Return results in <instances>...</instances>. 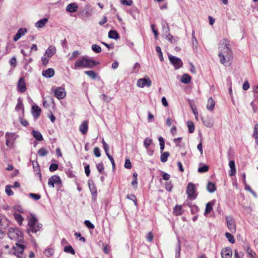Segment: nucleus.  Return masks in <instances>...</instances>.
<instances>
[{
  "instance_id": "47",
  "label": "nucleus",
  "mask_w": 258,
  "mask_h": 258,
  "mask_svg": "<svg viewBox=\"0 0 258 258\" xmlns=\"http://www.w3.org/2000/svg\"><path fill=\"white\" fill-rule=\"evenodd\" d=\"M92 50L96 53H99L101 51V48L97 44H93L91 46Z\"/></svg>"
},
{
  "instance_id": "28",
  "label": "nucleus",
  "mask_w": 258,
  "mask_h": 258,
  "mask_svg": "<svg viewBox=\"0 0 258 258\" xmlns=\"http://www.w3.org/2000/svg\"><path fill=\"white\" fill-rule=\"evenodd\" d=\"M191 77L187 74H184L181 78V82L184 84H187L190 82Z\"/></svg>"
},
{
  "instance_id": "53",
  "label": "nucleus",
  "mask_w": 258,
  "mask_h": 258,
  "mask_svg": "<svg viewBox=\"0 0 258 258\" xmlns=\"http://www.w3.org/2000/svg\"><path fill=\"white\" fill-rule=\"evenodd\" d=\"M124 167L127 169H131L132 168V164L129 159H126L124 163Z\"/></svg>"
},
{
  "instance_id": "52",
  "label": "nucleus",
  "mask_w": 258,
  "mask_h": 258,
  "mask_svg": "<svg viewBox=\"0 0 258 258\" xmlns=\"http://www.w3.org/2000/svg\"><path fill=\"white\" fill-rule=\"evenodd\" d=\"M11 186L10 185H7L6 186V189H5V191H6V192L7 193V194L9 196H12L14 194V192L13 191L11 190Z\"/></svg>"
},
{
  "instance_id": "41",
  "label": "nucleus",
  "mask_w": 258,
  "mask_h": 258,
  "mask_svg": "<svg viewBox=\"0 0 258 258\" xmlns=\"http://www.w3.org/2000/svg\"><path fill=\"white\" fill-rule=\"evenodd\" d=\"M187 125L189 132L190 133H192L195 131V125L194 123L191 121H188L187 122Z\"/></svg>"
},
{
  "instance_id": "8",
  "label": "nucleus",
  "mask_w": 258,
  "mask_h": 258,
  "mask_svg": "<svg viewBox=\"0 0 258 258\" xmlns=\"http://www.w3.org/2000/svg\"><path fill=\"white\" fill-rule=\"evenodd\" d=\"M151 84L152 81L149 78L140 79L137 82V86L141 88H143L146 86L149 87L151 86Z\"/></svg>"
},
{
  "instance_id": "21",
  "label": "nucleus",
  "mask_w": 258,
  "mask_h": 258,
  "mask_svg": "<svg viewBox=\"0 0 258 258\" xmlns=\"http://www.w3.org/2000/svg\"><path fill=\"white\" fill-rule=\"evenodd\" d=\"M54 75V71L52 68L48 69L42 72V75L46 78H51Z\"/></svg>"
},
{
  "instance_id": "45",
  "label": "nucleus",
  "mask_w": 258,
  "mask_h": 258,
  "mask_svg": "<svg viewBox=\"0 0 258 258\" xmlns=\"http://www.w3.org/2000/svg\"><path fill=\"white\" fill-rule=\"evenodd\" d=\"M44 253L46 256L49 257L52 255L54 253V250L51 248L46 249L44 252Z\"/></svg>"
},
{
  "instance_id": "31",
  "label": "nucleus",
  "mask_w": 258,
  "mask_h": 258,
  "mask_svg": "<svg viewBox=\"0 0 258 258\" xmlns=\"http://www.w3.org/2000/svg\"><path fill=\"white\" fill-rule=\"evenodd\" d=\"M245 250L246 251V252L249 255V256L251 258H256L255 256L256 253L254 251H253L249 246L248 245H247L245 248Z\"/></svg>"
},
{
  "instance_id": "30",
  "label": "nucleus",
  "mask_w": 258,
  "mask_h": 258,
  "mask_svg": "<svg viewBox=\"0 0 258 258\" xmlns=\"http://www.w3.org/2000/svg\"><path fill=\"white\" fill-rule=\"evenodd\" d=\"M170 156V153L168 152H162L160 160L162 163H165L167 161L168 158Z\"/></svg>"
},
{
  "instance_id": "57",
  "label": "nucleus",
  "mask_w": 258,
  "mask_h": 258,
  "mask_svg": "<svg viewBox=\"0 0 258 258\" xmlns=\"http://www.w3.org/2000/svg\"><path fill=\"white\" fill-rule=\"evenodd\" d=\"M165 187L167 190H168L169 191H171L172 188V185L171 182H166V183L165 184Z\"/></svg>"
},
{
  "instance_id": "54",
  "label": "nucleus",
  "mask_w": 258,
  "mask_h": 258,
  "mask_svg": "<svg viewBox=\"0 0 258 258\" xmlns=\"http://www.w3.org/2000/svg\"><path fill=\"white\" fill-rule=\"evenodd\" d=\"M57 168H58V165L55 163H52L50 165L49 169L51 172H52V171H55L56 170H57Z\"/></svg>"
},
{
  "instance_id": "29",
  "label": "nucleus",
  "mask_w": 258,
  "mask_h": 258,
  "mask_svg": "<svg viewBox=\"0 0 258 258\" xmlns=\"http://www.w3.org/2000/svg\"><path fill=\"white\" fill-rule=\"evenodd\" d=\"M14 216L15 218V220L19 223V225L21 226L24 219L23 216L19 213H14Z\"/></svg>"
},
{
  "instance_id": "24",
  "label": "nucleus",
  "mask_w": 258,
  "mask_h": 258,
  "mask_svg": "<svg viewBox=\"0 0 258 258\" xmlns=\"http://www.w3.org/2000/svg\"><path fill=\"white\" fill-rule=\"evenodd\" d=\"M252 137L255 139V142L258 145V124L254 126Z\"/></svg>"
},
{
  "instance_id": "55",
  "label": "nucleus",
  "mask_w": 258,
  "mask_h": 258,
  "mask_svg": "<svg viewBox=\"0 0 258 258\" xmlns=\"http://www.w3.org/2000/svg\"><path fill=\"white\" fill-rule=\"evenodd\" d=\"M101 98L105 102L107 103L109 102L112 99L110 97L107 96L105 94H102L101 95Z\"/></svg>"
},
{
  "instance_id": "44",
  "label": "nucleus",
  "mask_w": 258,
  "mask_h": 258,
  "mask_svg": "<svg viewBox=\"0 0 258 258\" xmlns=\"http://www.w3.org/2000/svg\"><path fill=\"white\" fill-rule=\"evenodd\" d=\"M253 97L254 100H258V86H255L252 88Z\"/></svg>"
},
{
  "instance_id": "10",
  "label": "nucleus",
  "mask_w": 258,
  "mask_h": 258,
  "mask_svg": "<svg viewBox=\"0 0 258 258\" xmlns=\"http://www.w3.org/2000/svg\"><path fill=\"white\" fill-rule=\"evenodd\" d=\"M88 183L92 196V198L95 200L97 195L96 186L92 180H89Z\"/></svg>"
},
{
  "instance_id": "6",
  "label": "nucleus",
  "mask_w": 258,
  "mask_h": 258,
  "mask_svg": "<svg viewBox=\"0 0 258 258\" xmlns=\"http://www.w3.org/2000/svg\"><path fill=\"white\" fill-rule=\"evenodd\" d=\"M168 57L170 62L175 69L177 70L182 67L183 63L180 58L172 55H169Z\"/></svg>"
},
{
  "instance_id": "62",
  "label": "nucleus",
  "mask_w": 258,
  "mask_h": 258,
  "mask_svg": "<svg viewBox=\"0 0 258 258\" xmlns=\"http://www.w3.org/2000/svg\"><path fill=\"white\" fill-rule=\"evenodd\" d=\"M49 61V58H47L45 56H43L41 57V61H42V64L43 66H46Z\"/></svg>"
},
{
  "instance_id": "25",
  "label": "nucleus",
  "mask_w": 258,
  "mask_h": 258,
  "mask_svg": "<svg viewBox=\"0 0 258 258\" xmlns=\"http://www.w3.org/2000/svg\"><path fill=\"white\" fill-rule=\"evenodd\" d=\"M207 189L209 192L213 193L216 190V187L214 183L209 182L207 185Z\"/></svg>"
},
{
  "instance_id": "13",
  "label": "nucleus",
  "mask_w": 258,
  "mask_h": 258,
  "mask_svg": "<svg viewBox=\"0 0 258 258\" xmlns=\"http://www.w3.org/2000/svg\"><path fill=\"white\" fill-rule=\"evenodd\" d=\"M17 88L19 91L22 93L26 90V86L25 80L23 78H20L17 84Z\"/></svg>"
},
{
  "instance_id": "16",
  "label": "nucleus",
  "mask_w": 258,
  "mask_h": 258,
  "mask_svg": "<svg viewBox=\"0 0 258 258\" xmlns=\"http://www.w3.org/2000/svg\"><path fill=\"white\" fill-rule=\"evenodd\" d=\"M56 52V48L53 45H50L47 49L45 51V55H47L48 58H50L52 56L53 54H54Z\"/></svg>"
},
{
  "instance_id": "48",
  "label": "nucleus",
  "mask_w": 258,
  "mask_h": 258,
  "mask_svg": "<svg viewBox=\"0 0 258 258\" xmlns=\"http://www.w3.org/2000/svg\"><path fill=\"white\" fill-rule=\"evenodd\" d=\"M208 170H209V166L206 165H204L203 166L200 167L198 168V171L200 173H204V172H207L208 171Z\"/></svg>"
},
{
  "instance_id": "20",
  "label": "nucleus",
  "mask_w": 258,
  "mask_h": 258,
  "mask_svg": "<svg viewBox=\"0 0 258 258\" xmlns=\"http://www.w3.org/2000/svg\"><path fill=\"white\" fill-rule=\"evenodd\" d=\"M78 10V6L75 3H71L66 7V11L70 13H75Z\"/></svg>"
},
{
  "instance_id": "17",
  "label": "nucleus",
  "mask_w": 258,
  "mask_h": 258,
  "mask_svg": "<svg viewBox=\"0 0 258 258\" xmlns=\"http://www.w3.org/2000/svg\"><path fill=\"white\" fill-rule=\"evenodd\" d=\"M41 111V108L38 106L33 105L32 106V113L35 118H37L40 116Z\"/></svg>"
},
{
  "instance_id": "38",
  "label": "nucleus",
  "mask_w": 258,
  "mask_h": 258,
  "mask_svg": "<svg viewBox=\"0 0 258 258\" xmlns=\"http://www.w3.org/2000/svg\"><path fill=\"white\" fill-rule=\"evenodd\" d=\"M174 213L176 215H180L182 214V207L181 206L176 205L174 208Z\"/></svg>"
},
{
  "instance_id": "27",
  "label": "nucleus",
  "mask_w": 258,
  "mask_h": 258,
  "mask_svg": "<svg viewBox=\"0 0 258 258\" xmlns=\"http://www.w3.org/2000/svg\"><path fill=\"white\" fill-rule=\"evenodd\" d=\"M215 107V102L212 97L208 99L207 104V108L209 110H212Z\"/></svg>"
},
{
  "instance_id": "49",
  "label": "nucleus",
  "mask_w": 258,
  "mask_h": 258,
  "mask_svg": "<svg viewBox=\"0 0 258 258\" xmlns=\"http://www.w3.org/2000/svg\"><path fill=\"white\" fill-rule=\"evenodd\" d=\"M96 167L98 170V171L100 173H102L104 171V165L103 163H99L96 165Z\"/></svg>"
},
{
  "instance_id": "50",
  "label": "nucleus",
  "mask_w": 258,
  "mask_h": 258,
  "mask_svg": "<svg viewBox=\"0 0 258 258\" xmlns=\"http://www.w3.org/2000/svg\"><path fill=\"white\" fill-rule=\"evenodd\" d=\"M84 224L89 229H93L95 228L94 225L89 220H85Z\"/></svg>"
},
{
  "instance_id": "32",
  "label": "nucleus",
  "mask_w": 258,
  "mask_h": 258,
  "mask_svg": "<svg viewBox=\"0 0 258 258\" xmlns=\"http://www.w3.org/2000/svg\"><path fill=\"white\" fill-rule=\"evenodd\" d=\"M108 37L111 39H116L119 38V35L116 31L110 30L108 33Z\"/></svg>"
},
{
  "instance_id": "33",
  "label": "nucleus",
  "mask_w": 258,
  "mask_h": 258,
  "mask_svg": "<svg viewBox=\"0 0 258 258\" xmlns=\"http://www.w3.org/2000/svg\"><path fill=\"white\" fill-rule=\"evenodd\" d=\"M213 204L214 203L212 201L206 204V209L205 211V215L209 213L212 210V206Z\"/></svg>"
},
{
  "instance_id": "11",
  "label": "nucleus",
  "mask_w": 258,
  "mask_h": 258,
  "mask_svg": "<svg viewBox=\"0 0 258 258\" xmlns=\"http://www.w3.org/2000/svg\"><path fill=\"white\" fill-rule=\"evenodd\" d=\"M26 242L23 239V242H16L15 246H14V248L15 250L18 253L22 254L23 253L24 250L26 247L25 245Z\"/></svg>"
},
{
  "instance_id": "58",
  "label": "nucleus",
  "mask_w": 258,
  "mask_h": 258,
  "mask_svg": "<svg viewBox=\"0 0 258 258\" xmlns=\"http://www.w3.org/2000/svg\"><path fill=\"white\" fill-rule=\"evenodd\" d=\"M127 198L128 199L133 201L135 205H137V199L135 195H128L127 196Z\"/></svg>"
},
{
  "instance_id": "26",
  "label": "nucleus",
  "mask_w": 258,
  "mask_h": 258,
  "mask_svg": "<svg viewBox=\"0 0 258 258\" xmlns=\"http://www.w3.org/2000/svg\"><path fill=\"white\" fill-rule=\"evenodd\" d=\"M32 133L33 137L37 141H41L43 140V137H42L41 134L39 132H38L37 131L33 130V131H32Z\"/></svg>"
},
{
  "instance_id": "4",
  "label": "nucleus",
  "mask_w": 258,
  "mask_h": 258,
  "mask_svg": "<svg viewBox=\"0 0 258 258\" xmlns=\"http://www.w3.org/2000/svg\"><path fill=\"white\" fill-rule=\"evenodd\" d=\"M8 235L9 237L17 242L23 241V232L18 228L11 227L9 229Z\"/></svg>"
},
{
  "instance_id": "40",
  "label": "nucleus",
  "mask_w": 258,
  "mask_h": 258,
  "mask_svg": "<svg viewBox=\"0 0 258 258\" xmlns=\"http://www.w3.org/2000/svg\"><path fill=\"white\" fill-rule=\"evenodd\" d=\"M162 29L165 33L170 32V28L168 23L165 21H163L161 23Z\"/></svg>"
},
{
  "instance_id": "15",
  "label": "nucleus",
  "mask_w": 258,
  "mask_h": 258,
  "mask_svg": "<svg viewBox=\"0 0 258 258\" xmlns=\"http://www.w3.org/2000/svg\"><path fill=\"white\" fill-rule=\"evenodd\" d=\"M221 254L222 258H231L232 254V250L230 248L226 247L222 250Z\"/></svg>"
},
{
  "instance_id": "56",
  "label": "nucleus",
  "mask_w": 258,
  "mask_h": 258,
  "mask_svg": "<svg viewBox=\"0 0 258 258\" xmlns=\"http://www.w3.org/2000/svg\"><path fill=\"white\" fill-rule=\"evenodd\" d=\"M93 151H94V154L96 157H99L100 156V155H101L100 151L98 147H95Z\"/></svg>"
},
{
  "instance_id": "35",
  "label": "nucleus",
  "mask_w": 258,
  "mask_h": 258,
  "mask_svg": "<svg viewBox=\"0 0 258 258\" xmlns=\"http://www.w3.org/2000/svg\"><path fill=\"white\" fill-rule=\"evenodd\" d=\"M15 109L17 111H19L20 110H22L23 111L24 110L23 104L22 102V100L20 98H19L18 99V102H17V104L16 106Z\"/></svg>"
},
{
  "instance_id": "63",
  "label": "nucleus",
  "mask_w": 258,
  "mask_h": 258,
  "mask_svg": "<svg viewBox=\"0 0 258 258\" xmlns=\"http://www.w3.org/2000/svg\"><path fill=\"white\" fill-rule=\"evenodd\" d=\"M9 62L11 66H13L14 67H15L16 66V58L15 57H12Z\"/></svg>"
},
{
  "instance_id": "9",
  "label": "nucleus",
  "mask_w": 258,
  "mask_h": 258,
  "mask_svg": "<svg viewBox=\"0 0 258 258\" xmlns=\"http://www.w3.org/2000/svg\"><path fill=\"white\" fill-rule=\"evenodd\" d=\"M55 184L56 185L61 184V179L58 176L53 175L48 180V184L49 186L53 188Z\"/></svg>"
},
{
  "instance_id": "42",
  "label": "nucleus",
  "mask_w": 258,
  "mask_h": 258,
  "mask_svg": "<svg viewBox=\"0 0 258 258\" xmlns=\"http://www.w3.org/2000/svg\"><path fill=\"white\" fill-rule=\"evenodd\" d=\"M192 43L194 47H196V48H197V45H198V40L195 36V30H192V39H191Z\"/></svg>"
},
{
  "instance_id": "46",
  "label": "nucleus",
  "mask_w": 258,
  "mask_h": 258,
  "mask_svg": "<svg viewBox=\"0 0 258 258\" xmlns=\"http://www.w3.org/2000/svg\"><path fill=\"white\" fill-rule=\"evenodd\" d=\"M180 251H181V246H180L179 240H178V244H177V247L175 249V251H176L175 257L176 258H179Z\"/></svg>"
},
{
  "instance_id": "64",
  "label": "nucleus",
  "mask_w": 258,
  "mask_h": 258,
  "mask_svg": "<svg viewBox=\"0 0 258 258\" xmlns=\"http://www.w3.org/2000/svg\"><path fill=\"white\" fill-rule=\"evenodd\" d=\"M199 208L196 205H193L191 208V212L192 214H195L199 211Z\"/></svg>"
},
{
  "instance_id": "2",
  "label": "nucleus",
  "mask_w": 258,
  "mask_h": 258,
  "mask_svg": "<svg viewBox=\"0 0 258 258\" xmlns=\"http://www.w3.org/2000/svg\"><path fill=\"white\" fill-rule=\"evenodd\" d=\"M99 64L98 62L95 61L92 59L86 58L84 57H82L78 59L75 62V68H92L93 67L96 66Z\"/></svg>"
},
{
  "instance_id": "22",
  "label": "nucleus",
  "mask_w": 258,
  "mask_h": 258,
  "mask_svg": "<svg viewBox=\"0 0 258 258\" xmlns=\"http://www.w3.org/2000/svg\"><path fill=\"white\" fill-rule=\"evenodd\" d=\"M80 131L83 134L85 135L87 133L88 131V122L86 121H84L80 125L79 127Z\"/></svg>"
},
{
  "instance_id": "36",
  "label": "nucleus",
  "mask_w": 258,
  "mask_h": 258,
  "mask_svg": "<svg viewBox=\"0 0 258 258\" xmlns=\"http://www.w3.org/2000/svg\"><path fill=\"white\" fill-rule=\"evenodd\" d=\"M63 250L64 252L67 253H69L72 254H75V251L73 249V247L71 245L65 246L64 247Z\"/></svg>"
},
{
  "instance_id": "51",
  "label": "nucleus",
  "mask_w": 258,
  "mask_h": 258,
  "mask_svg": "<svg viewBox=\"0 0 258 258\" xmlns=\"http://www.w3.org/2000/svg\"><path fill=\"white\" fill-rule=\"evenodd\" d=\"M29 196L30 198L34 199L35 200H38L41 198V196L39 194L30 193Z\"/></svg>"
},
{
  "instance_id": "19",
  "label": "nucleus",
  "mask_w": 258,
  "mask_h": 258,
  "mask_svg": "<svg viewBox=\"0 0 258 258\" xmlns=\"http://www.w3.org/2000/svg\"><path fill=\"white\" fill-rule=\"evenodd\" d=\"M229 166L230 168L229 173V176H232L234 175L236 172L234 161L230 160L229 163Z\"/></svg>"
},
{
  "instance_id": "1",
  "label": "nucleus",
  "mask_w": 258,
  "mask_h": 258,
  "mask_svg": "<svg viewBox=\"0 0 258 258\" xmlns=\"http://www.w3.org/2000/svg\"><path fill=\"white\" fill-rule=\"evenodd\" d=\"M218 56L220 62L225 66L231 65L233 59V52L228 39L223 38L218 46Z\"/></svg>"
},
{
  "instance_id": "3",
  "label": "nucleus",
  "mask_w": 258,
  "mask_h": 258,
  "mask_svg": "<svg viewBox=\"0 0 258 258\" xmlns=\"http://www.w3.org/2000/svg\"><path fill=\"white\" fill-rule=\"evenodd\" d=\"M42 227V225L38 222V220L34 215H32L29 219L27 231L29 235L31 233H36L40 230Z\"/></svg>"
},
{
  "instance_id": "60",
  "label": "nucleus",
  "mask_w": 258,
  "mask_h": 258,
  "mask_svg": "<svg viewBox=\"0 0 258 258\" xmlns=\"http://www.w3.org/2000/svg\"><path fill=\"white\" fill-rule=\"evenodd\" d=\"M121 4L124 5L131 6L133 1L132 0H121Z\"/></svg>"
},
{
  "instance_id": "59",
  "label": "nucleus",
  "mask_w": 258,
  "mask_h": 258,
  "mask_svg": "<svg viewBox=\"0 0 258 258\" xmlns=\"http://www.w3.org/2000/svg\"><path fill=\"white\" fill-rule=\"evenodd\" d=\"M249 87H250L248 81L246 80L244 82V83L243 84L242 89L246 91V90H247L249 88Z\"/></svg>"
},
{
  "instance_id": "37",
  "label": "nucleus",
  "mask_w": 258,
  "mask_h": 258,
  "mask_svg": "<svg viewBox=\"0 0 258 258\" xmlns=\"http://www.w3.org/2000/svg\"><path fill=\"white\" fill-rule=\"evenodd\" d=\"M153 143L152 139L146 138L144 141V146L146 149L149 148V146Z\"/></svg>"
},
{
  "instance_id": "14",
  "label": "nucleus",
  "mask_w": 258,
  "mask_h": 258,
  "mask_svg": "<svg viewBox=\"0 0 258 258\" xmlns=\"http://www.w3.org/2000/svg\"><path fill=\"white\" fill-rule=\"evenodd\" d=\"M27 29L25 28H22L19 29L17 33L14 37V41H17L22 36H24L27 32Z\"/></svg>"
},
{
  "instance_id": "7",
  "label": "nucleus",
  "mask_w": 258,
  "mask_h": 258,
  "mask_svg": "<svg viewBox=\"0 0 258 258\" xmlns=\"http://www.w3.org/2000/svg\"><path fill=\"white\" fill-rule=\"evenodd\" d=\"M226 221L229 230L231 233L236 232V225L234 219L230 216H226Z\"/></svg>"
},
{
  "instance_id": "43",
  "label": "nucleus",
  "mask_w": 258,
  "mask_h": 258,
  "mask_svg": "<svg viewBox=\"0 0 258 258\" xmlns=\"http://www.w3.org/2000/svg\"><path fill=\"white\" fill-rule=\"evenodd\" d=\"M225 236L227 238L229 242L231 243H234L235 242V239L233 236L230 233L226 232Z\"/></svg>"
},
{
  "instance_id": "18",
  "label": "nucleus",
  "mask_w": 258,
  "mask_h": 258,
  "mask_svg": "<svg viewBox=\"0 0 258 258\" xmlns=\"http://www.w3.org/2000/svg\"><path fill=\"white\" fill-rule=\"evenodd\" d=\"M166 34V39L169 42H170L171 44H176L177 41L179 39V37H174L171 34L169 33V32L167 33Z\"/></svg>"
},
{
  "instance_id": "39",
  "label": "nucleus",
  "mask_w": 258,
  "mask_h": 258,
  "mask_svg": "<svg viewBox=\"0 0 258 258\" xmlns=\"http://www.w3.org/2000/svg\"><path fill=\"white\" fill-rule=\"evenodd\" d=\"M37 153L39 156L44 157V156H46L48 154V152L45 148H41L38 151Z\"/></svg>"
},
{
  "instance_id": "12",
  "label": "nucleus",
  "mask_w": 258,
  "mask_h": 258,
  "mask_svg": "<svg viewBox=\"0 0 258 258\" xmlns=\"http://www.w3.org/2000/svg\"><path fill=\"white\" fill-rule=\"evenodd\" d=\"M54 93L55 97L58 99H63L66 95L64 89L62 87H58L56 88L54 90Z\"/></svg>"
},
{
  "instance_id": "5",
  "label": "nucleus",
  "mask_w": 258,
  "mask_h": 258,
  "mask_svg": "<svg viewBox=\"0 0 258 258\" xmlns=\"http://www.w3.org/2000/svg\"><path fill=\"white\" fill-rule=\"evenodd\" d=\"M186 194L188 197L191 200L195 199L197 197V194L196 193V189L195 185L189 182L187 186Z\"/></svg>"
},
{
  "instance_id": "23",
  "label": "nucleus",
  "mask_w": 258,
  "mask_h": 258,
  "mask_svg": "<svg viewBox=\"0 0 258 258\" xmlns=\"http://www.w3.org/2000/svg\"><path fill=\"white\" fill-rule=\"evenodd\" d=\"M48 22L47 18H44L39 20L35 23V26L38 28H42L45 26L46 23Z\"/></svg>"
},
{
  "instance_id": "61",
  "label": "nucleus",
  "mask_w": 258,
  "mask_h": 258,
  "mask_svg": "<svg viewBox=\"0 0 258 258\" xmlns=\"http://www.w3.org/2000/svg\"><path fill=\"white\" fill-rule=\"evenodd\" d=\"M107 156L111 162L112 168L114 169L115 165V162H114L113 157L109 154H107Z\"/></svg>"
},
{
  "instance_id": "34",
  "label": "nucleus",
  "mask_w": 258,
  "mask_h": 258,
  "mask_svg": "<svg viewBox=\"0 0 258 258\" xmlns=\"http://www.w3.org/2000/svg\"><path fill=\"white\" fill-rule=\"evenodd\" d=\"M84 73L93 80H95L97 77V74L93 71H86Z\"/></svg>"
}]
</instances>
